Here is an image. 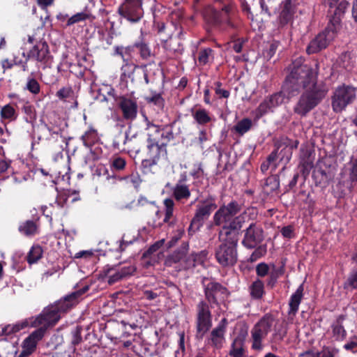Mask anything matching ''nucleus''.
<instances>
[{
  "label": "nucleus",
  "mask_w": 357,
  "mask_h": 357,
  "mask_svg": "<svg viewBox=\"0 0 357 357\" xmlns=\"http://www.w3.org/2000/svg\"><path fill=\"white\" fill-rule=\"evenodd\" d=\"M301 89L304 91L295 105L294 112L305 116L324 100L328 89L324 82L317 81V70L301 63L299 60L291 63V72L285 79L282 91L274 93L267 100L272 108L281 105L285 98L289 99L297 96Z\"/></svg>",
  "instance_id": "nucleus-1"
},
{
  "label": "nucleus",
  "mask_w": 357,
  "mask_h": 357,
  "mask_svg": "<svg viewBox=\"0 0 357 357\" xmlns=\"http://www.w3.org/2000/svg\"><path fill=\"white\" fill-rule=\"evenodd\" d=\"M89 290V286L82 288L66 296L63 298L56 301L54 305L45 307L43 312L36 319L34 324L43 325L47 328L54 326L60 319V313L66 312L76 305L81 296Z\"/></svg>",
  "instance_id": "nucleus-2"
},
{
  "label": "nucleus",
  "mask_w": 357,
  "mask_h": 357,
  "mask_svg": "<svg viewBox=\"0 0 357 357\" xmlns=\"http://www.w3.org/2000/svg\"><path fill=\"white\" fill-rule=\"evenodd\" d=\"M155 2L156 0H124L118 8V13L130 23H137L144 16V6L153 12Z\"/></svg>",
  "instance_id": "nucleus-3"
},
{
  "label": "nucleus",
  "mask_w": 357,
  "mask_h": 357,
  "mask_svg": "<svg viewBox=\"0 0 357 357\" xmlns=\"http://www.w3.org/2000/svg\"><path fill=\"white\" fill-rule=\"evenodd\" d=\"M222 231H220V244L215 248V257L222 267L233 266L238 261V242L235 238H222Z\"/></svg>",
  "instance_id": "nucleus-4"
},
{
  "label": "nucleus",
  "mask_w": 357,
  "mask_h": 357,
  "mask_svg": "<svg viewBox=\"0 0 357 357\" xmlns=\"http://www.w3.org/2000/svg\"><path fill=\"white\" fill-rule=\"evenodd\" d=\"M215 198L211 195L199 201L196 211L188 228V233L194 234L203 226L204 222L210 217L212 212L217 208Z\"/></svg>",
  "instance_id": "nucleus-5"
},
{
  "label": "nucleus",
  "mask_w": 357,
  "mask_h": 357,
  "mask_svg": "<svg viewBox=\"0 0 357 357\" xmlns=\"http://www.w3.org/2000/svg\"><path fill=\"white\" fill-rule=\"evenodd\" d=\"M217 3H220V6L217 8H210L206 12V17L210 23L214 26H220L226 24L230 27H234L231 22L229 14L231 10V5L229 2H225L223 0H216Z\"/></svg>",
  "instance_id": "nucleus-6"
},
{
  "label": "nucleus",
  "mask_w": 357,
  "mask_h": 357,
  "mask_svg": "<svg viewBox=\"0 0 357 357\" xmlns=\"http://www.w3.org/2000/svg\"><path fill=\"white\" fill-rule=\"evenodd\" d=\"M356 98V88L343 85L335 91L332 98V107L335 112H341Z\"/></svg>",
  "instance_id": "nucleus-7"
},
{
  "label": "nucleus",
  "mask_w": 357,
  "mask_h": 357,
  "mask_svg": "<svg viewBox=\"0 0 357 357\" xmlns=\"http://www.w3.org/2000/svg\"><path fill=\"white\" fill-rule=\"evenodd\" d=\"M206 279L203 280L204 290L206 300L208 302L211 307L214 305L218 306L220 302L223 301L228 294L227 289L220 283L211 281L207 284L204 283Z\"/></svg>",
  "instance_id": "nucleus-8"
},
{
  "label": "nucleus",
  "mask_w": 357,
  "mask_h": 357,
  "mask_svg": "<svg viewBox=\"0 0 357 357\" xmlns=\"http://www.w3.org/2000/svg\"><path fill=\"white\" fill-rule=\"evenodd\" d=\"M338 1L339 0H327V3L329 6V22L333 26L332 28L328 25L326 28V31H328V34H329L331 31L333 33L339 28L341 17L344 15L349 6V3L345 0H342L337 4Z\"/></svg>",
  "instance_id": "nucleus-9"
},
{
  "label": "nucleus",
  "mask_w": 357,
  "mask_h": 357,
  "mask_svg": "<svg viewBox=\"0 0 357 357\" xmlns=\"http://www.w3.org/2000/svg\"><path fill=\"white\" fill-rule=\"evenodd\" d=\"M211 326L212 321L209 305L206 301H202L197 305V338L202 339Z\"/></svg>",
  "instance_id": "nucleus-10"
},
{
  "label": "nucleus",
  "mask_w": 357,
  "mask_h": 357,
  "mask_svg": "<svg viewBox=\"0 0 357 357\" xmlns=\"http://www.w3.org/2000/svg\"><path fill=\"white\" fill-rule=\"evenodd\" d=\"M244 231L242 243L249 249L256 248L264 239V230L261 226L256 222H250Z\"/></svg>",
  "instance_id": "nucleus-11"
},
{
  "label": "nucleus",
  "mask_w": 357,
  "mask_h": 357,
  "mask_svg": "<svg viewBox=\"0 0 357 357\" xmlns=\"http://www.w3.org/2000/svg\"><path fill=\"white\" fill-rule=\"evenodd\" d=\"M116 104L127 121L134 120L137 117L138 105L137 99L126 96H120L116 98Z\"/></svg>",
  "instance_id": "nucleus-12"
},
{
  "label": "nucleus",
  "mask_w": 357,
  "mask_h": 357,
  "mask_svg": "<svg viewBox=\"0 0 357 357\" xmlns=\"http://www.w3.org/2000/svg\"><path fill=\"white\" fill-rule=\"evenodd\" d=\"M324 162L319 167H317L312 173V178L314 181L315 185L320 187H326L329 182L333 180L335 174V167Z\"/></svg>",
  "instance_id": "nucleus-13"
},
{
  "label": "nucleus",
  "mask_w": 357,
  "mask_h": 357,
  "mask_svg": "<svg viewBox=\"0 0 357 357\" xmlns=\"http://www.w3.org/2000/svg\"><path fill=\"white\" fill-rule=\"evenodd\" d=\"M241 205L236 201H232L227 206L223 205L215 212L213 221L215 225L220 226L222 223L230 220L241 211Z\"/></svg>",
  "instance_id": "nucleus-14"
},
{
  "label": "nucleus",
  "mask_w": 357,
  "mask_h": 357,
  "mask_svg": "<svg viewBox=\"0 0 357 357\" xmlns=\"http://www.w3.org/2000/svg\"><path fill=\"white\" fill-rule=\"evenodd\" d=\"M272 326V319L269 317L262 318L253 328L252 337L253 340L252 349L259 350L261 349V339L269 332Z\"/></svg>",
  "instance_id": "nucleus-15"
},
{
  "label": "nucleus",
  "mask_w": 357,
  "mask_h": 357,
  "mask_svg": "<svg viewBox=\"0 0 357 357\" xmlns=\"http://www.w3.org/2000/svg\"><path fill=\"white\" fill-rule=\"evenodd\" d=\"M167 143H148L147 144V155L148 158L142 160V165L144 167H152L158 163L160 157L167 156Z\"/></svg>",
  "instance_id": "nucleus-16"
},
{
  "label": "nucleus",
  "mask_w": 357,
  "mask_h": 357,
  "mask_svg": "<svg viewBox=\"0 0 357 357\" xmlns=\"http://www.w3.org/2000/svg\"><path fill=\"white\" fill-rule=\"evenodd\" d=\"M246 218H248L247 214L243 213L234 218L229 225L223 226L222 229L225 231V238H233L234 237L238 242L239 231L245 222Z\"/></svg>",
  "instance_id": "nucleus-17"
},
{
  "label": "nucleus",
  "mask_w": 357,
  "mask_h": 357,
  "mask_svg": "<svg viewBox=\"0 0 357 357\" xmlns=\"http://www.w3.org/2000/svg\"><path fill=\"white\" fill-rule=\"evenodd\" d=\"M120 264H118L115 266L107 268L105 269V272L106 274H109L110 272L113 270L116 271L114 274H112L109 276L108 283L109 284H113L119 280L126 278L128 276L132 275L136 271V268L133 266H125L123 267H119Z\"/></svg>",
  "instance_id": "nucleus-18"
},
{
  "label": "nucleus",
  "mask_w": 357,
  "mask_h": 357,
  "mask_svg": "<svg viewBox=\"0 0 357 357\" xmlns=\"http://www.w3.org/2000/svg\"><path fill=\"white\" fill-rule=\"evenodd\" d=\"M50 56L47 43L45 41H40L28 52L27 59L33 58L38 62L45 63L48 61Z\"/></svg>",
  "instance_id": "nucleus-19"
},
{
  "label": "nucleus",
  "mask_w": 357,
  "mask_h": 357,
  "mask_svg": "<svg viewBox=\"0 0 357 357\" xmlns=\"http://www.w3.org/2000/svg\"><path fill=\"white\" fill-rule=\"evenodd\" d=\"M262 192L266 197H275L280 192V179L278 174H273L265 179Z\"/></svg>",
  "instance_id": "nucleus-20"
},
{
  "label": "nucleus",
  "mask_w": 357,
  "mask_h": 357,
  "mask_svg": "<svg viewBox=\"0 0 357 357\" xmlns=\"http://www.w3.org/2000/svg\"><path fill=\"white\" fill-rule=\"evenodd\" d=\"M329 43V39L325 32L318 34L314 39H313L307 47V52L308 54H314L322 49L326 48Z\"/></svg>",
  "instance_id": "nucleus-21"
},
{
  "label": "nucleus",
  "mask_w": 357,
  "mask_h": 357,
  "mask_svg": "<svg viewBox=\"0 0 357 357\" xmlns=\"http://www.w3.org/2000/svg\"><path fill=\"white\" fill-rule=\"evenodd\" d=\"M329 43V39L325 32L318 34L314 39H313L307 47V52L308 54H314L322 49L326 48Z\"/></svg>",
  "instance_id": "nucleus-22"
},
{
  "label": "nucleus",
  "mask_w": 357,
  "mask_h": 357,
  "mask_svg": "<svg viewBox=\"0 0 357 357\" xmlns=\"http://www.w3.org/2000/svg\"><path fill=\"white\" fill-rule=\"evenodd\" d=\"M329 43V39L325 32L318 34L314 39H313L307 47V52L308 54H314L322 49L326 48Z\"/></svg>",
  "instance_id": "nucleus-23"
},
{
  "label": "nucleus",
  "mask_w": 357,
  "mask_h": 357,
  "mask_svg": "<svg viewBox=\"0 0 357 357\" xmlns=\"http://www.w3.org/2000/svg\"><path fill=\"white\" fill-rule=\"evenodd\" d=\"M186 180V176L178 181V182L172 188L173 196L176 201L188 199L190 197V191L188 185L183 183Z\"/></svg>",
  "instance_id": "nucleus-24"
},
{
  "label": "nucleus",
  "mask_w": 357,
  "mask_h": 357,
  "mask_svg": "<svg viewBox=\"0 0 357 357\" xmlns=\"http://www.w3.org/2000/svg\"><path fill=\"white\" fill-rule=\"evenodd\" d=\"M188 247L189 245L188 242H183L178 249L167 257L165 261V264L167 266H172L173 264L179 262L186 255Z\"/></svg>",
  "instance_id": "nucleus-25"
},
{
  "label": "nucleus",
  "mask_w": 357,
  "mask_h": 357,
  "mask_svg": "<svg viewBox=\"0 0 357 357\" xmlns=\"http://www.w3.org/2000/svg\"><path fill=\"white\" fill-rule=\"evenodd\" d=\"M145 121L146 123V130L148 136L147 143L159 142L158 139L160 137L161 128L151 122L146 116H145Z\"/></svg>",
  "instance_id": "nucleus-26"
},
{
  "label": "nucleus",
  "mask_w": 357,
  "mask_h": 357,
  "mask_svg": "<svg viewBox=\"0 0 357 357\" xmlns=\"http://www.w3.org/2000/svg\"><path fill=\"white\" fill-rule=\"evenodd\" d=\"M345 319V316L340 314L337 317L335 321L332 324L333 335L335 340H343L347 335V332L342 326V321Z\"/></svg>",
  "instance_id": "nucleus-27"
},
{
  "label": "nucleus",
  "mask_w": 357,
  "mask_h": 357,
  "mask_svg": "<svg viewBox=\"0 0 357 357\" xmlns=\"http://www.w3.org/2000/svg\"><path fill=\"white\" fill-rule=\"evenodd\" d=\"M303 292V284H301L296 289V292L292 294L289 301V314H296L298 310V306L301 303Z\"/></svg>",
  "instance_id": "nucleus-28"
},
{
  "label": "nucleus",
  "mask_w": 357,
  "mask_h": 357,
  "mask_svg": "<svg viewBox=\"0 0 357 357\" xmlns=\"http://www.w3.org/2000/svg\"><path fill=\"white\" fill-rule=\"evenodd\" d=\"M192 116L196 122L199 125H205L212 120L209 113L205 109L202 108H199L196 110H192Z\"/></svg>",
  "instance_id": "nucleus-29"
},
{
  "label": "nucleus",
  "mask_w": 357,
  "mask_h": 357,
  "mask_svg": "<svg viewBox=\"0 0 357 357\" xmlns=\"http://www.w3.org/2000/svg\"><path fill=\"white\" fill-rule=\"evenodd\" d=\"M250 295L255 299H259L262 297L264 290V283L261 280H257L255 281L250 286Z\"/></svg>",
  "instance_id": "nucleus-30"
},
{
  "label": "nucleus",
  "mask_w": 357,
  "mask_h": 357,
  "mask_svg": "<svg viewBox=\"0 0 357 357\" xmlns=\"http://www.w3.org/2000/svg\"><path fill=\"white\" fill-rule=\"evenodd\" d=\"M42 248L39 245L33 246L26 257L27 261L30 264H34L42 257Z\"/></svg>",
  "instance_id": "nucleus-31"
},
{
  "label": "nucleus",
  "mask_w": 357,
  "mask_h": 357,
  "mask_svg": "<svg viewBox=\"0 0 357 357\" xmlns=\"http://www.w3.org/2000/svg\"><path fill=\"white\" fill-rule=\"evenodd\" d=\"M36 230V224L33 220H27L19 227V231L26 236L33 235Z\"/></svg>",
  "instance_id": "nucleus-32"
},
{
  "label": "nucleus",
  "mask_w": 357,
  "mask_h": 357,
  "mask_svg": "<svg viewBox=\"0 0 357 357\" xmlns=\"http://www.w3.org/2000/svg\"><path fill=\"white\" fill-rule=\"evenodd\" d=\"M252 127V121L245 118L238 121L234 127V130L241 135L247 132Z\"/></svg>",
  "instance_id": "nucleus-33"
},
{
  "label": "nucleus",
  "mask_w": 357,
  "mask_h": 357,
  "mask_svg": "<svg viewBox=\"0 0 357 357\" xmlns=\"http://www.w3.org/2000/svg\"><path fill=\"white\" fill-rule=\"evenodd\" d=\"M98 138L97 132L94 129H90L86 131L81 137L83 144L86 147L91 146Z\"/></svg>",
  "instance_id": "nucleus-34"
},
{
  "label": "nucleus",
  "mask_w": 357,
  "mask_h": 357,
  "mask_svg": "<svg viewBox=\"0 0 357 357\" xmlns=\"http://www.w3.org/2000/svg\"><path fill=\"white\" fill-rule=\"evenodd\" d=\"M128 133L127 132L119 131L114 137L112 142V146L114 149H120L121 145H126Z\"/></svg>",
  "instance_id": "nucleus-35"
},
{
  "label": "nucleus",
  "mask_w": 357,
  "mask_h": 357,
  "mask_svg": "<svg viewBox=\"0 0 357 357\" xmlns=\"http://www.w3.org/2000/svg\"><path fill=\"white\" fill-rule=\"evenodd\" d=\"M92 17V15L87 12L77 13L73 15L68 20L67 25L71 26L75 23H78L82 21L90 19Z\"/></svg>",
  "instance_id": "nucleus-36"
},
{
  "label": "nucleus",
  "mask_w": 357,
  "mask_h": 357,
  "mask_svg": "<svg viewBox=\"0 0 357 357\" xmlns=\"http://www.w3.org/2000/svg\"><path fill=\"white\" fill-rule=\"evenodd\" d=\"M126 145L132 151L139 152L141 147V143L137 134L135 133L131 136L128 135Z\"/></svg>",
  "instance_id": "nucleus-37"
},
{
  "label": "nucleus",
  "mask_w": 357,
  "mask_h": 357,
  "mask_svg": "<svg viewBox=\"0 0 357 357\" xmlns=\"http://www.w3.org/2000/svg\"><path fill=\"white\" fill-rule=\"evenodd\" d=\"M284 267L280 266L279 268H275L274 266L273 267V271L271 272L269 275V279L267 282V285L273 287L274 284L276 283L278 278L279 276L282 275L284 273Z\"/></svg>",
  "instance_id": "nucleus-38"
},
{
  "label": "nucleus",
  "mask_w": 357,
  "mask_h": 357,
  "mask_svg": "<svg viewBox=\"0 0 357 357\" xmlns=\"http://www.w3.org/2000/svg\"><path fill=\"white\" fill-rule=\"evenodd\" d=\"M175 123V121L172 123L170 125H166L164 128H161L160 137L165 140L162 143H168L169 141L174 138V135L172 131V126Z\"/></svg>",
  "instance_id": "nucleus-39"
},
{
  "label": "nucleus",
  "mask_w": 357,
  "mask_h": 357,
  "mask_svg": "<svg viewBox=\"0 0 357 357\" xmlns=\"http://www.w3.org/2000/svg\"><path fill=\"white\" fill-rule=\"evenodd\" d=\"M145 99L148 103H153L159 109L164 107L165 100L160 93H155L151 97H146Z\"/></svg>",
  "instance_id": "nucleus-40"
},
{
  "label": "nucleus",
  "mask_w": 357,
  "mask_h": 357,
  "mask_svg": "<svg viewBox=\"0 0 357 357\" xmlns=\"http://www.w3.org/2000/svg\"><path fill=\"white\" fill-rule=\"evenodd\" d=\"M164 205L165 206V216L163 221L165 222H169L173 215L174 202L172 199L168 198L165 199Z\"/></svg>",
  "instance_id": "nucleus-41"
},
{
  "label": "nucleus",
  "mask_w": 357,
  "mask_h": 357,
  "mask_svg": "<svg viewBox=\"0 0 357 357\" xmlns=\"http://www.w3.org/2000/svg\"><path fill=\"white\" fill-rule=\"evenodd\" d=\"M344 287L357 289V268L352 270L347 281L344 284Z\"/></svg>",
  "instance_id": "nucleus-42"
},
{
  "label": "nucleus",
  "mask_w": 357,
  "mask_h": 357,
  "mask_svg": "<svg viewBox=\"0 0 357 357\" xmlns=\"http://www.w3.org/2000/svg\"><path fill=\"white\" fill-rule=\"evenodd\" d=\"M82 331V328L77 326L71 331V344L74 347L78 345L82 340L81 335Z\"/></svg>",
  "instance_id": "nucleus-43"
},
{
  "label": "nucleus",
  "mask_w": 357,
  "mask_h": 357,
  "mask_svg": "<svg viewBox=\"0 0 357 357\" xmlns=\"http://www.w3.org/2000/svg\"><path fill=\"white\" fill-rule=\"evenodd\" d=\"M1 116L2 119H15V110L10 105H6L1 108Z\"/></svg>",
  "instance_id": "nucleus-44"
},
{
  "label": "nucleus",
  "mask_w": 357,
  "mask_h": 357,
  "mask_svg": "<svg viewBox=\"0 0 357 357\" xmlns=\"http://www.w3.org/2000/svg\"><path fill=\"white\" fill-rule=\"evenodd\" d=\"M165 240H160L151 245L142 255V259L149 258L152 254L158 251L163 245Z\"/></svg>",
  "instance_id": "nucleus-45"
},
{
  "label": "nucleus",
  "mask_w": 357,
  "mask_h": 357,
  "mask_svg": "<svg viewBox=\"0 0 357 357\" xmlns=\"http://www.w3.org/2000/svg\"><path fill=\"white\" fill-rule=\"evenodd\" d=\"M349 168V181L351 183H357V158L351 161Z\"/></svg>",
  "instance_id": "nucleus-46"
},
{
  "label": "nucleus",
  "mask_w": 357,
  "mask_h": 357,
  "mask_svg": "<svg viewBox=\"0 0 357 357\" xmlns=\"http://www.w3.org/2000/svg\"><path fill=\"white\" fill-rule=\"evenodd\" d=\"M338 350L330 347H324L321 351L317 352V357H334Z\"/></svg>",
  "instance_id": "nucleus-47"
},
{
  "label": "nucleus",
  "mask_w": 357,
  "mask_h": 357,
  "mask_svg": "<svg viewBox=\"0 0 357 357\" xmlns=\"http://www.w3.org/2000/svg\"><path fill=\"white\" fill-rule=\"evenodd\" d=\"M134 46L139 50L140 55L143 59H147L151 56L150 49L146 43H136Z\"/></svg>",
  "instance_id": "nucleus-48"
},
{
  "label": "nucleus",
  "mask_w": 357,
  "mask_h": 357,
  "mask_svg": "<svg viewBox=\"0 0 357 357\" xmlns=\"http://www.w3.org/2000/svg\"><path fill=\"white\" fill-rule=\"evenodd\" d=\"M47 329V327L42 325L41 327L38 328V329L34 331L33 333H31L29 335V337H31L33 340H36V342L37 343L39 340H40L43 337Z\"/></svg>",
  "instance_id": "nucleus-49"
},
{
  "label": "nucleus",
  "mask_w": 357,
  "mask_h": 357,
  "mask_svg": "<svg viewBox=\"0 0 357 357\" xmlns=\"http://www.w3.org/2000/svg\"><path fill=\"white\" fill-rule=\"evenodd\" d=\"M181 43H176V39H174L172 37H170L169 40L165 42V48L174 52L181 51L182 49L181 48Z\"/></svg>",
  "instance_id": "nucleus-50"
},
{
  "label": "nucleus",
  "mask_w": 357,
  "mask_h": 357,
  "mask_svg": "<svg viewBox=\"0 0 357 357\" xmlns=\"http://www.w3.org/2000/svg\"><path fill=\"white\" fill-rule=\"evenodd\" d=\"M26 89L33 94H38L40 92V84L36 79L31 78L28 80Z\"/></svg>",
  "instance_id": "nucleus-51"
},
{
  "label": "nucleus",
  "mask_w": 357,
  "mask_h": 357,
  "mask_svg": "<svg viewBox=\"0 0 357 357\" xmlns=\"http://www.w3.org/2000/svg\"><path fill=\"white\" fill-rule=\"evenodd\" d=\"M293 12L281 10L279 16V23L281 26L286 25L291 19Z\"/></svg>",
  "instance_id": "nucleus-52"
},
{
  "label": "nucleus",
  "mask_w": 357,
  "mask_h": 357,
  "mask_svg": "<svg viewBox=\"0 0 357 357\" xmlns=\"http://www.w3.org/2000/svg\"><path fill=\"white\" fill-rule=\"evenodd\" d=\"M279 45V41H273L272 43L270 45L269 49L264 52V56L268 59H271L272 56L275 54V51L278 49Z\"/></svg>",
  "instance_id": "nucleus-53"
},
{
  "label": "nucleus",
  "mask_w": 357,
  "mask_h": 357,
  "mask_svg": "<svg viewBox=\"0 0 357 357\" xmlns=\"http://www.w3.org/2000/svg\"><path fill=\"white\" fill-rule=\"evenodd\" d=\"M73 93V91L70 87H63L56 92V96L61 100H64L70 97Z\"/></svg>",
  "instance_id": "nucleus-54"
},
{
  "label": "nucleus",
  "mask_w": 357,
  "mask_h": 357,
  "mask_svg": "<svg viewBox=\"0 0 357 357\" xmlns=\"http://www.w3.org/2000/svg\"><path fill=\"white\" fill-rule=\"evenodd\" d=\"M236 340L234 341L231 345V349L229 351V356L231 357H244V349L242 347L236 348Z\"/></svg>",
  "instance_id": "nucleus-55"
},
{
  "label": "nucleus",
  "mask_w": 357,
  "mask_h": 357,
  "mask_svg": "<svg viewBox=\"0 0 357 357\" xmlns=\"http://www.w3.org/2000/svg\"><path fill=\"white\" fill-rule=\"evenodd\" d=\"M36 340H33L31 337H27L23 342L22 348L33 353L36 349Z\"/></svg>",
  "instance_id": "nucleus-56"
},
{
  "label": "nucleus",
  "mask_w": 357,
  "mask_h": 357,
  "mask_svg": "<svg viewBox=\"0 0 357 357\" xmlns=\"http://www.w3.org/2000/svg\"><path fill=\"white\" fill-rule=\"evenodd\" d=\"M225 331V326L222 324H219L218 327L211 331V336L223 339Z\"/></svg>",
  "instance_id": "nucleus-57"
},
{
  "label": "nucleus",
  "mask_w": 357,
  "mask_h": 357,
  "mask_svg": "<svg viewBox=\"0 0 357 357\" xmlns=\"http://www.w3.org/2000/svg\"><path fill=\"white\" fill-rule=\"evenodd\" d=\"M344 348L346 350L351 351L352 352L357 351V337L353 336L351 337L349 342L344 345Z\"/></svg>",
  "instance_id": "nucleus-58"
},
{
  "label": "nucleus",
  "mask_w": 357,
  "mask_h": 357,
  "mask_svg": "<svg viewBox=\"0 0 357 357\" xmlns=\"http://www.w3.org/2000/svg\"><path fill=\"white\" fill-rule=\"evenodd\" d=\"M112 166L116 170H122L126 166V160L121 157L116 158L112 161Z\"/></svg>",
  "instance_id": "nucleus-59"
},
{
  "label": "nucleus",
  "mask_w": 357,
  "mask_h": 357,
  "mask_svg": "<svg viewBox=\"0 0 357 357\" xmlns=\"http://www.w3.org/2000/svg\"><path fill=\"white\" fill-rule=\"evenodd\" d=\"M269 268L265 263H261L256 267L257 274L260 277L266 275L268 273Z\"/></svg>",
  "instance_id": "nucleus-60"
},
{
  "label": "nucleus",
  "mask_w": 357,
  "mask_h": 357,
  "mask_svg": "<svg viewBox=\"0 0 357 357\" xmlns=\"http://www.w3.org/2000/svg\"><path fill=\"white\" fill-rule=\"evenodd\" d=\"M211 52V49H204L200 51L198 56V60L199 63L206 64L208 62V54Z\"/></svg>",
  "instance_id": "nucleus-61"
},
{
  "label": "nucleus",
  "mask_w": 357,
  "mask_h": 357,
  "mask_svg": "<svg viewBox=\"0 0 357 357\" xmlns=\"http://www.w3.org/2000/svg\"><path fill=\"white\" fill-rule=\"evenodd\" d=\"M271 109H272V107H271L270 103L267 100H265L259 105L257 109L260 115L262 116L264 114L267 113L268 111L270 110Z\"/></svg>",
  "instance_id": "nucleus-62"
},
{
  "label": "nucleus",
  "mask_w": 357,
  "mask_h": 357,
  "mask_svg": "<svg viewBox=\"0 0 357 357\" xmlns=\"http://www.w3.org/2000/svg\"><path fill=\"white\" fill-rule=\"evenodd\" d=\"M207 133L205 130H202L199 132V137H197V142L202 149H204V143L208 141Z\"/></svg>",
  "instance_id": "nucleus-63"
},
{
  "label": "nucleus",
  "mask_w": 357,
  "mask_h": 357,
  "mask_svg": "<svg viewBox=\"0 0 357 357\" xmlns=\"http://www.w3.org/2000/svg\"><path fill=\"white\" fill-rule=\"evenodd\" d=\"M241 7L242 9V11L245 13H246L249 18L253 19V15L251 12V8L248 3L246 0H243L241 1Z\"/></svg>",
  "instance_id": "nucleus-64"
}]
</instances>
